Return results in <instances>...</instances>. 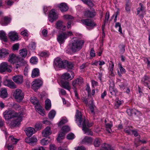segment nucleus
I'll use <instances>...</instances> for the list:
<instances>
[{
    "label": "nucleus",
    "mask_w": 150,
    "mask_h": 150,
    "mask_svg": "<svg viewBox=\"0 0 150 150\" xmlns=\"http://www.w3.org/2000/svg\"><path fill=\"white\" fill-rule=\"evenodd\" d=\"M42 84V82L39 79H36L32 83V88L35 91L39 89Z\"/></svg>",
    "instance_id": "9"
},
{
    "label": "nucleus",
    "mask_w": 150,
    "mask_h": 150,
    "mask_svg": "<svg viewBox=\"0 0 150 150\" xmlns=\"http://www.w3.org/2000/svg\"><path fill=\"white\" fill-rule=\"evenodd\" d=\"M39 55L42 57H46L49 55V54L47 51L42 52L39 53Z\"/></svg>",
    "instance_id": "42"
},
{
    "label": "nucleus",
    "mask_w": 150,
    "mask_h": 150,
    "mask_svg": "<svg viewBox=\"0 0 150 150\" xmlns=\"http://www.w3.org/2000/svg\"><path fill=\"white\" fill-rule=\"evenodd\" d=\"M61 11L63 12L66 11L68 9V7L67 4L64 3H62L58 5Z\"/></svg>",
    "instance_id": "20"
},
{
    "label": "nucleus",
    "mask_w": 150,
    "mask_h": 150,
    "mask_svg": "<svg viewBox=\"0 0 150 150\" xmlns=\"http://www.w3.org/2000/svg\"><path fill=\"white\" fill-rule=\"evenodd\" d=\"M25 132L27 136L30 137L35 132V130L34 128L28 127L26 128Z\"/></svg>",
    "instance_id": "23"
},
{
    "label": "nucleus",
    "mask_w": 150,
    "mask_h": 150,
    "mask_svg": "<svg viewBox=\"0 0 150 150\" xmlns=\"http://www.w3.org/2000/svg\"><path fill=\"white\" fill-rule=\"evenodd\" d=\"M76 122H79L78 124L80 127L82 126V130L84 132L85 134L88 135H92V132L88 129L87 127H90L93 125L92 122L89 123L88 120H86L82 118V115L81 113L78 110H76V113L75 115Z\"/></svg>",
    "instance_id": "2"
},
{
    "label": "nucleus",
    "mask_w": 150,
    "mask_h": 150,
    "mask_svg": "<svg viewBox=\"0 0 150 150\" xmlns=\"http://www.w3.org/2000/svg\"><path fill=\"white\" fill-rule=\"evenodd\" d=\"M109 17V13L108 12H107L106 13L105 17V20L104 21V23H107Z\"/></svg>",
    "instance_id": "61"
},
{
    "label": "nucleus",
    "mask_w": 150,
    "mask_h": 150,
    "mask_svg": "<svg viewBox=\"0 0 150 150\" xmlns=\"http://www.w3.org/2000/svg\"><path fill=\"white\" fill-rule=\"evenodd\" d=\"M81 22L83 24L87 26L93 27L96 25L90 19H83L81 20Z\"/></svg>",
    "instance_id": "17"
},
{
    "label": "nucleus",
    "mask_w": 150,
    "mask_h": 150,
    "mask_svg": "<svg viewBox=\"0 0 150 150\" xmlns=\"http://www.w3.org/2000/svg\"><path fill=\"white\" fill-rule=\"evenodd\" d=\"M94 145L95 147H98L100 144V139L98 138H96L94 141Z\"/></svg>",
    "instance_id": "44"
},
{
    "label": "nucleus",
    "mask_w": 150,
    "mask_h": 150,
    "mask_svg": "<svg viewBox=\"0 0 150 150\" xmlns=\"http://www.w3.org/2000/svg\"><path fill=\"white\" fill-rule=\"evenodd\" d=\"M133 115L137 116H139L141 115V113L139 111L134 109Z\"/></svg>",
    "instance_id": "56"
},
{
    "label": "nucleus",
    "mask_w": 150,
    "mask_h": 150,
    "mask_svg": "<svg viewBox=\"0 0 150 150\" xmlns=\"http://www.w3.org/2000/svg\"><path fill=\"white\" fill-rule=\"evenodd\" d=\"M8 140H10L11 143L13 144H16L18 141V139L15 138L12 136H10L8 138Z\"/></svg>",
    "instance_id": "37"
},
{
    "label": "nucleus",
    "mask_w": 150,
    "mask_h": 150,
    "mask_svg": "<svg viewBox=\"0 0 150 150\" xmlns=\"http://www.w3.org/2000/svg\"><path fill=\"white\" fill-rule=\"evenodd\" d=\"M112 126V123L111 122L109 123H105V127L106 130L109 133H111L112 130L111 128Z\"/></svg>",
    "instance_id": "31"
},
{
    "label": "nucleus",
    "mask_w": 150,
    "mask_h": 150,
    "mask_svg": "<svg viewBox=\"0 0 150 150\" xmlns=\"http://www.w3.org/2000/svg\"><path fill=\"white\" fill-rule=\"evenodd\" d=\"M58 15L55 12L54 9H52L50 11L49 16V20L51 22H52L54 20L58 18Z\"/></svg>",
    "instance_id": "10"
},
{
    "label": "nucleus",
    "mask_w": 150,
    "mask_h": 150,
    "mask_svg": "<svg viewBox=\"0 0 150 150\" xmlns=\"http://www.w3.org/2000/svg\"><path fill=\"white\" fill-rule=\"evenodd\" d=\"M42 123L40 122H38L36 123L35 125V128L37 130L40 129L42 127Z\"/></svg>",
    "instance_id": "52"
},
{
    "label": "nucleus",
    "mask_w": 150,
    "mask_h": 150,
    "mask_svg": "<svg viewBox=\"0 0 150 150\" xmlns=\"http://www.w3.org/2000/svg\"><path fill=\"white\" fill-rule=\"evenodd\" d=\"M122 83H120L119 84V86L120 88H124L125 86H127V85H126L125 82V81L123 80H122Z\"/></svg>",
    "instance_id": "54"
},
{
    "label": "nucleus",
    "mask_w": 150,
    "mask_h": 150,
    "mask_svg": "<svg viewBox=\"0 0 150 150\" xmlns=\"http://www.w3.org/2000/svg\"><path fill=\"white\" fill-rule=\"evenodd\" d=\"M70 130V128L68 126H65L63 127L62 128L61 131L65 134L69 132Z\"/></svg>",
    "instance_id": "43"
},
{
    "label": "nucleus",
    "mask_w": 150,
    "mask_h": 150,
    "mask_svg": "<svg viewBox=\"0 0 150 150\" xmlns=\"http://www.w3.org/2000/svg\"><path fill=\"white\" fill-rule=\"evenodd\" d=\"M64 18L66 19L69 20L73 19L74 17L71 16L69 15H65L64 16Z\"/></svg>",
    "instance_id": "58"
},
{
    "label": "nucleus",
    "mask_w": 150,
    "mask_h": 150,
    "mask_svg": "<svg viewBox=\"0 0 150 150\" xmlns=\"http://www.w3.org/2000/svg\"><path fill=\"white\" fill-rule=\"evenodd\" d=\"M6 71L10 72L11 70L8 68V65L6 62H2L0 65V72L3 73Z\"/></svg>",
    "instance_id": "11"
},
{
    "label": "nucleus",
    "mask_w": 150,
    "mask_h": 150,
    "mask_svg": "<svg viewBox=\"0 0 150 150\" xmlns=\"http://www.w3.org/2000/svg\"><path fill=\"white\" fill-rule=\"evenodd\" d=\"M114 67V64L113 63H112L111 64H110L109 66V69L110 72L112 76L114 75L113 72V68Z\"/></svg>",
    "instance_id": "48"
},
{
    "label": "nucleus",
    "mask_w": 150,
    "mask_h": 150,
    "mask_svg": "<svg viewBox=\"0 0 150 150\" xmlns=\"http://www.w3.org/2000/svg\"><path fill=\"white\" fill-rule=\"evenodd\" d=\"M90 56L92 57H94L96 56V54L93 48L91 49L90 52Z\"/></svg>",
    "instance_id": "63"
},
{
    "label": "nucleus",
    "mask_w": 150,
    "mask_h": 150,
    "mask_svg": "<svg viewBox=\"0 0 150 150\" xmlns=\"http://www.w3.org/2000/svg\"><path fill=\"white\" fill-rule=\"evenodd\" d=\"M72 35V32L71 31L62 33L58 35L57 38V40L59 44H62L64 42L68 37Z\"/></svg>",
    "instance_id": "5"
},
{
    "label": "nucleus",
    "mask_w": 150,
    "mask_h": 150,
    "mask_svg": "<svg viewBox=\"0 0 150 150\" xmlns=\"http://www.w3.org/2000/svg\"><path fill=\"white\" fill-rule=\"evenodd\" d=\"M38 61V58L36 57H33L30 59V62L32 64H36Z\"/></svg>",
    "instance_id": "45"
},
{
    "label": "nucleus",
    "mask_w": 150,
    "mask_h": 150,
    "mask_svg": "<svg viewBox=\"0 0 150 150\" xmlns=\"http://www.w3.org/2000/svg\"><path fill=\"white\" fill-rule=\"evenodd\" d=\"M84 14L85 17L92 18L95 16L96 13L95 10H87L84 11Z\"/></svg>",
    "instance_id": "12"
},
{
    "label": "nucleus",
    "mask_w": 150,
    "mask_h": 150,
    "mask_svg": "<svg viewBox=\"0 0 150 150\" xmlns=\"http://www.w3.org/2000/svg\"><path fill=\"white\" fill-rule=\"evenodd\" d=\"M61 84L62 87L64 88L69 91L71 89V87L69 85V82L67 81H61Z\"/></svg>",
    "instance_id": "24"
},
{
    "label": "nucleus",
    "mask_w": 150,
    "mask_h": 150,
    "mask_svg": "<svg viewBox=\"0 0 150 150\" xmlns=\"http://www.w3.org/2000/svg\"><path fill=\"white\" fill-rule=\"evenodd\" d=\"M68 122L67 119L66 117H63L60 119L59 122L58 123V126H61Z\"/></svg>",
    "instance_id": "32"
},
{
    "label": "nucleus",
    "mask_w": 150,
    "mask_h": 150,
    "mask_svg": "<svg viewBox=\"0 0 150 150\" xmlns=\"http://www.w3.org/2000/svg\"><path fill=\"white\" fill-rule=\"evenodd\" d=\"M92 141V139L91 137H86L82 140L83 143L85 144H91Z\"/></svg>",
    "instance_id": "29"
},
{
    "label": "nucleus",
    "mask_w": 150,
    "mask_h": 150,
    "mask_svg": "<svg viewBox=\"0 0 150 150\" xmlns=\"http://www.w3.org/2000/svg\"><path fill=\"white\" fill-rule=\"evenodd\" d=\"M109 91L110 93L112 95L115 96L117 93V89L112 86H110Z\"/></svg>",
    "instance_id": "35"
},
{
    "label": "nucleus",
    "mask_w": 150,
    "mask_h": 150,
    "mask_svg": "<svg viewBox=\"0 0 150 150\" xmlns=\"http://www.w3.org/2000/svg\"><path fill=\"white\" fill-rule=\"evenodd\" d=\"M39 74V69L38 68H35L32 70L31 76L32 78H34L38 76Z\"/></svg>",
    "instance_id": "26"
},
{
    "label": "nucleus",
    "mask_w": 150,
    "mask_h": 150,
    "mask_svg": "<svg viewBox=\"0 0 150 150\" xmlns=\"http://www.w3.org/2000/svg\"><path fill=\"white\" fill-rule=\"evenodd\" d=\"M132 5V4L131 2H130L129 1L127 2L125 7V9L127 11H130Z\"/></svg>",
    "instance_id": "39"
},
{
    "label": "nucleus",
    "mask_w": 150,
    "mask_h": 150,
    "mask_svg": "<svg viewBox=\"0 0 150 150\" xmlns=\"http://www.w3.org/2000/svg\"><path fill=\"white\" fill-rule=\"evenodd\" d=\"M74 138V134L71 133L68 134L67 136V138L68 139H72Z\"/></svg>",
    "instance_id": "59"
},
{
    "label": "nucleus",
    "mask_w": 150,
    "mask_h": 150,
    "mask_svg": "<svg viewBox=\"0 0 150 150\" xmlns=\"http://www.w3.org/2000/svg\"><path fill=\"white\" fill-rule=\"evenodd\" d=\"M45 108L47 110H50L51 106V102L49 99H47L45 101Z\"/></svg>",
    "instance_id": "33"
},
{
    "label": "nucleus",
    "mask_w": 150,
    "mask_h": 150,
    "mask_svg": "<svg viewBox=\"0 0 150 150\" xmlns=\"http://www.w3.org/2000/svg\"><path fill=\"white\" fill-rule=\"evenodd\" d=\"M142 82L145 86H146L150 89V88L148 85L150 83L148 76H144L142 80Z\"/></svg>",
    "instance_id": "21"
},
{
    "label": "nucleus",
    "mask_w": 150,
    "mask_h": 150,
    "mask_svg": "<svg viewBox=\"0 0 150 150\" xmlns=\"http://www.w3.org/2000/svg\"><path fill=\"white\" fill-rule=\"evenodd\" d=\"M115 102V105L117 107H118L122 103V101L119 100L117 98H116Z\"/></svg>",
    "instance_id": "53"
},
{
    "label": "nucleus",
    "mask_w": 150,
    "mask_h": 150,
    "mask_svg": "<svg viewBox=\"0 0 150 150\" xmlns=\"http://www.w3.org/2000/svg\"><path fill=\"white\" fill-rule=\"evenodd\" d=\"M71 78L70 74L67 73L63 74L61 76V79H62L67 80Z\"/></svg>",
    "instance_id": "38"
},
{
    "label": "nucleus",
    "mask_w": 150,
    "mask_h": 150,
    "mask_svg": "<svg viewBox=\"0 0 150 150\" xmlns=\"http://www.w3.org/2000/svg\"><path fill=\"white\" fill-rule=\"evenodd\" d=\"M7 86L11 88H16L15 83L12 81H7Z\"/></svg>",
    "instance_id": "40"
},
{
    "label": "nucleus",
    "mask_w": 150,
    "mask_h": 150,
    "mask_svg": "<svg viewBox=\"0 0 150 150\" xmlns=\"http://www.w3.org/2000/svg\"><path fill=\"white\" fill-rule=\"evenodd\" d=\"M3 115L6 120H8L12 118H14L10 123L11 126L12 127L18 126L22 120V113H17L10 110H6L4 112Z\"/></svg>",
    "instance_id": "1"
},
{
    "label": "nucleus",
    "mask_w": 150,
    "mask_h": 150,
    "mask_svg": "<svg viewBox=\"0 0 150 150\" xmlns=\"http://www.w3.org/2000/svg\"><path fill=\"white\" fill-rule=\"evenodd\" d=\"M65 134L61 131V132L59 134L57 138V140L58 141H59L61 139H62L64 137Z\"/></svg>",
    "instance_id": "47"
},
{
    "label": "nucleus",
    "mask_w": 150,
    "mask_h": 150,
    "mask_svg": "<svg viewBox=\"0 0 150 150\" xmlns=\"http://www.w3.org/2000/svg\"><path fill=\"white\" fill-rule=\"evenodd\" d=\"M0 96L2 98H5L8 96L6 89L4 88H1L0 91Z\"/></svg>",
    "instance_id": "22"
},
{
    "label": "nucleus",
    "mask_w": 150,
    "mask_h": 150,
    "mask_svg": "<svg viewBox=\"0 0 150 150\" xmlns=\"http://www.w3.org/2000/svg\"><path fill=\"white\" fill-rule=\"evenodd\" d=\"M140 142H141L143 144H145L146 143V141L144 139L141 140L139 139H136L134 141V144L136 147L139 146Z\"/></svg>",
    "instance_id": "34"
},
{
    "label": "nucleus",
    "mask_w": 150,
    "mask_h": 150,
    "mask_svg": "<svg viewBox=\"0 0 150 150\" xmlns=\"http://www.w3.org/2000/svg\"><path fill=\"white\" fill-rule=\"evenodd\" d=\"M133 111L134 109H129L127 110V112L129 116H131L133 115Z\"/></svg>",
    "instance_id": "57"
},
{
    "label": "nucleus",
    "mask_w": 150,
    "mask_h": 150,
    "mask_svg": "<svg viewBox=\"0 0 150 150\" xmlns=\"http://www.w3.org/2000/svg\"><path fill=\"white\" fill-rule=\"evenodd\" d=\"M25 141L26 142L31 145L35 144L37 142V139L36 137H33L31 138L27 137L25 138Z\"/></svg>",
    "instance_id": "16"
},
{
    "label": "nucleus",
    "mask_w": 150,
    "mask_h": 150,
    "mask_svg": "<svg viewBox=\"0 0 150 150\" xmlns=\"http://www.w3.org/2000/svg\"><path fill=\"white\" fill-rule=\"evenodd\" d=\"M83 3L87 4L88 5L91 6L93 5V4L90 0H81Z\"/></svg>",
    "instance_id": "50"
},
{
    "label": "nucleus",
    "mask_w": 150,
    "mask_h": 150,
    "mask_svg": "<svg viewBox=\"0 0 150 150\" xmlns=\"http://www.w3.org/2000/svg\"><path fill=\"white\" fill-rule=\"evenodd\" d=\"M62 25V22L61 21H58L56 24L57 28L58 29H62L61 27Z\"/></svg>",
    "instance_id": "51"
},
{
    "label": "nucleus",
    "mask_w": 150,
    "mask_h": 150,
    "mask_svg": "<svg viewBox=\"0 0 150 150\" xmlns=\"http://www.w3.org/2000/svg\"><path fill=\"white\" fill-rule=\"evenodd\" d=\"M83 82V79L82 78H77L73 81L72 85L73 88L74 90L76 89L78 87L81 85Z\"/></svg>",
    "instance_id": "8"
},
{
    "label": "nucleus",
    "mask_w": 150,
    "mask_h": 150,
    "mask_svg": "<svg viewBox=\"0 0 150 150\" xmlns=\"http://www.w3.org/2000/svg\"><path fill=\"white\" fill-rule=\"evenodd\" d=\"M9 54L8 50L4 48L0 50V59H2L5 57Z\"/></svg>",
    "instance_id": "19"
},
{
    "label": "nucleus",
    "mask_w": 150,
    "mask_h": 150,
    "mask_svg": "<svg viewBox=\"0 0 150 150\" xmlns=\"http://www.w3.org/2000/svg\"><path fill=\"white\" fill-rule=\"evenodd\" d=\"M48 143L47 140L45 139H43L41 140V143L43 145H45L47 144Z\"/></svg>",
    "instance_id": "62"
},
{
    "label": "nucleus",
    "mask_w": 150,
    "mask_h": 150,
    "mask_svg": "<svg viewBox=\"0 0 150 150\" xmlns=\"http://www.w3.org/2000/svg\"><path fill=\"white\" fill-rule=\"evenodd\" d=\"M65 60H63L59 58H57L54 60V66L56 69L58 68H64Z\"/></svg>",
    "instance_id": "6"
},
{
    "label": "nucleus",
    "mask_w": 150,
    "mask_h": 150,
    "mask_svg": "<svg viewBox=\"0 0 150 150\" xmlns=\"http://www.w3.org/2000/svg\"><path fill=\"white\" fill-rule=\"evenodd\" d=\"M139 7L137 9V14L139 15L140 17H142L143 16L144 12V7L143 4L142 3L139 4Z\"/></svg>",
    "instance_id": "13"
},
{
    "label": "nucleus",
    "mask_w": 150,
    "mask_h": 150,
    "mask_svg": "<svg viewBox=\"0 0 150 150\" xmlns=\"http://www.w3.org/2000/svg\"><path fill=\"white\" fill-rule=\"evenodd\" d=\"M84 42L82 40H74L72 42L71 49L74 52L78 51L80 50L83 46Z\"/></svg>",
    "instance_id": "3"
},
{
    "label": "nucleus",
    "mask_w": 150,
    "mask_h": 150,
    "mask_svg": "<svg viewBox=\"0 0 150 150\" xmlns=\"http://www.w3.org/2000/svg\"><path fill=\"white\" fill-rule=\"evenodd\" d=\"M5 147H6L8 150H13V146L12 144H6Z\"/></svg>",
    "instance_id": "60"
},
{
    "label": "nucleus",
    "mask_w": 150,
    "mask_h": 150,
    "mask_svg": "<svg viewBox=\"0 0 150 150\" xmlns=\"http://www.w3.org/2000/svg\"><path fill=\"white\" fill-rule=\"evenodd\" d=\"M8 37L12 41L17 40L18 37L17 33L15 31H11L8 33Z\"/></svg>",
    "instance_id": "14"
},
{
    "label": "nucleus",
    "mask_w": 150,
    "mask_h": 150,
    "mask_svg": "<svg viewBox=\"0 0 150 150\" xmlns=\"http://www.w3.org/2000/svg\"><path fill=\"white\" fill-rule=\"evenodd\" d=\"M14 96L17 101L18 102L21 101L23 98V94L21 90L17 89L14 92Z\"/></svg>",
    "instance_id": "7"
},
{
    "label": "nucleus",
    "mask_w": 150,
    "mask_h": 150,
    "mask_svg": "<svg viewBox=\"0 0 150 150\" xmlns=\"http://www.w3.org/2000/svg\"><path fill=\"white\" fill-rule=\"evenodd\" d=\"M13 81L17 84H21L23 81V78L22 76L21 75H15L12 77Z\"/></svg>",
    "instance_id": "15"
},
{
    "label": "nucleus",
    "mask_w": 150,
    "mask_h": 150,
    "mask_svg": "<svg viewBox=\"0 0 150 150\" xmlns=\"http://www.w3.org/2000/svg\"><path fill=\"white\" fill-rule=\"evenodd\" d=\"M11 18L7 16H5L0 21V24L3 26L7 25L10 22Z\"/></svg>",
    "instance_id": "18"
},
{
    "label": "nucleus",
    "mask_w": 150,
    "mask_h": 150,
    "mask_svg": "<svg viewBox=\"0 0 150 150\" xmlns=\"http://www.w3.org/2000/svg\"><path fill=\"white\" fill-rule=\"evenodd\" d=\"M120 52L122 53H123L125 51V46L123 44H121L119 46Z\"/></svg>",
    "instance_id": "49"
},
{
    "label": "nucleus",
    "mask_w": 150,
    "mask_h": 150,
    "mask_svg": "<svg viewBox=\"0 0 150 150\" xmlns=\"http://www.w3.org/2000/svg\"><path fill=\"white\" fill-rule=\"evenodd\" d=\"M20 54L24 58L27 55V51L25 49H23L20 50Z\"/></svg>",
    "instance_id": "36"
},
{
    "label": "nucleus",
    "mask_w": 150,
    "mask_h": 150,
    "mask_svg": "<svg viewBox=\"0 0 150 150\" xmlns=\"http://www.w3.org/2000/svg\"><path fill=\"white\" fill-rule=\"evenodd\" d=\"M50 127H47L42 132V135L44 137H46L51 134Z\"/></svg>",
    "instance_id": "25"
},
{
    "label": "nucleus",
    "mask_w": 150,
    "mask_h": 150,
    "mask_svg": "<svg viewBox=\"0 0 150 150\" xmlns=\"http://www.w3.org/2000/svg\"><path fill=\"white\" fill-rule=\"evenodd\" d=\"M17 57L14 54H10L9 57L8 61L11 63H14L16 62Z\"/></svg>",
    "instance_id": "28"
},
{
    "label": "nucleus",
    "mask_w": 150,
    "mask_h": 150,
    "mask_svg": "<svg viewBox=\"0 0 150 150\" xmlns=\"http://www.w3.org/2000/svg\"><path fill=\"white\" fill-rule=\"evenodd\" d=\"M19 44L18 43L14 44L12 47L13 50H17L19 48Z\"/></svg>",
    "instance_id": "64"
},
{
    "label": "nucleus",
    "mask_w": 150,
    "mask_h": 150,
    "mask_svg": "<svg viewBox=\"0 0 150 150\" xmlns=\"http://www.w3.org/2000/svg\"><path fill=\"white\" fill-rule=\"evenodd\" d=\"M73 67V65L71 63L65 60L64 68H65L69 70L72 69Z\"/></svg>",
    "instance_id": "30"
},
{
    "label": "nucleus",
    "mask_w": 150,
    "mask_h": 150,
    "mask_svg": "<svg viewBox=\"0 0 150 150\" xmlns=\"http://www.w3.org/2000/svg\"><path fill=\"white\" fill-rule=\"evenodd\" d=\"M55 114V111L54 110H52L49 113L48 117L50 119H53Z\"/></svg>",
    "instance_id": "41"
},
{
    "label": "nucleus",
    "mask_w": 150,
    "mask_h": 150,
    "mask_svg": "<svg viewBox=\"0 0 150 150\" xmlns=\"http://www.w3.org/2000/svg\"><path fill=\"white\" fill-rule=\"evenodd\" d=\"M31 102L35 105V109L42 116L45 115L43 109L39 104L36 97H33L30 98Z\"/></svg>",
    "instance_id": "4"
},
{
    "label": "nucleus",
    "mask_w": 150,
    "mask_h": 150,
    "mask_svg": "<svg viewBox=\"0 0 150 150\" xmlns=\"http://www.w3.org/2000/svg\"><path fill=\"white\" fill-rule=\"evenodd\" d=\"M0 39L1 40H3L5 42L7 41V37L5 32L3 30L0 31Z\"/></svg>",
    "instance_id": "27"
},
{
    "label": "nucleus",
    "mask_w": 150,
    "mask_h": 150,
    "mask_svg": "<svg viewBox=\"0 0 150 150\" xmlns=\"http://www.w3.org/2000/svg\"><path fill=\"white\" fill-rule=\"evenodd\" d=\"M29 48L31 50H34L36 48L35 44V42H32L30 44Z\"/></svg>",
    "instance_id": "55"
},
{
    "label": "nucleus",
    "mask_w": 150,
    "mask_h": 150,
    "mask_svg": "<svg viewBox=\"0 0 150 150\" xmlns=\"http://www.w3.org/2000/svg\"><path fill=\"white\" fill-rule=\"evenodd\" d=\"M125 132L128 134H131L132 132V127H127L125 129Z\"/></svg>",
    "instance_id": "46"
}]
</instances>
